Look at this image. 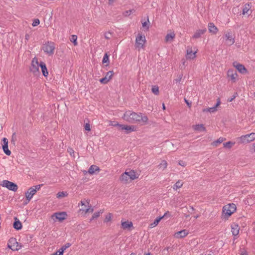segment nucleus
I'll return each mask as SVG.
<instances>
[{
    "mask_svg": "<svg viewBox=\"0 0 255 255\" xmlns=\"http://www.w3.org/2000/svg\"><path fill=\"white\" fill-rule=\"evenodd\" d=\"M253 146L254 147V151H255V143L253 144Z\"/></svg>",
    "mask_w": 255,
    "mask_h": 255,
    "instance_id": "nucleus-62",
    "label": "nucleus"
},
{
    "mask_svg": "<svg viewBox=\"0 0 255 255\" xmlns=\"http://www.w3.org/2000/svg\"><path fill=\"white\" fill-rule=\"evenodd\" d=\"M55 48L54 43L51 42L45 43L42 47L44 52L48 55H52L54 54Z\"/></svg>",
    "mask_w": 255,
    "mask_h": 255,
    "instance_id": "nucleus-10",
    "label": "nucleus"
},
{
    "mask_svg": "<svg viewBox=\"0 0 255 255\" xmlns=\"http://www.w3.org/2000/svg\"><path fill=\"white\" fill-rule=\"evenodd\" d=\"M40 23L39 20L38 19H35L33 20L32 22V26H36L38 25Z\"/></svg>",
    "mask_w": 255,
    "mask_h": 255,
    "instance_id": "nucleus-46",
    "label": "nucleus"
},
{
    "mask_svg": "<svg viewBox=\"0 0 255 255\" xmlns=\"http://www.w3.org/2000/svg\"><path fill=\"white\" fill-rule=\"evenodd\" d=\"M181 79H182V76L180 75L179 78L175 79V81H176V83H179L181 81Z\"/></svg>",
    "mask_w": 255,
    "mask_h": 255,
    "instance_id": "nucleus-51",
    "label": "nucleus"
},
{
    "mask_svg": "<svg viewBox=\"0 0 255 255\" xmlns=\"http://www.w3.org/2000/svg\"><path fill=\"white\" fill-rule=\"evenodd\" d=\"M142 26L144 30H147L149 27V21L148 17H147V21H143L141 20Z\"/></svg>",
    "mask_w": 255,
    "mask_h": 255,
    "instance_id": "nucleus-34",
    "label": "nucleus"
},
{
    "mask_svg": "<svg viewBox=\"0 0 255 255\" xmlns=\"http://www.w3.org/2000/svg\"><path fill=\"white\" fill-rule=\"evenodd\" d=\"M84 129L85 130L89 131L91 130L90 124L88 123L86 124L84 126Z\"/></svg>",
    "mask_w": 255,
    "mask_h": 255,
    "instance_id": "nucleus-47",
    "label": "nucleus"
},
{
    "mask_svg": "<svg viewBox=\"0 0 255 255\" xmlns=\"http://www.w3.org/2000/svg\"><path fill=\"white\" fill-rule=\"evenodd\" d=\"M233 33H227L225 35L226 43L228 45H231L235 42Z\"/></svg>",
    "mask_w": 255,
    "mask_h": 255,
    "instance_id": "nucleus-18",
    "label": "nucleus"
},
{
    "mask_svg": "<svg viewBox=\"0 0 255 255\" xmlns=\"http://www.w3.org/2000/svg\"><path fill=\"white\" fill-rule=\"evenodd\" d=\"M121 125L122 124H120L118 122H115V121H111L109 124L110 126H113L114 127H117L118 128V130L120 129V126H121Z\"/></svg>",
    "mask_w": 255,
    "mask_h": 255,
    "instance_id": "nucleus-41",
    "label": "nucleus"
},
{
    "mask_svg": "<svg viewBox=\"0 0 255 255\" xmlns=\"http://www.w3.org/2000/svg\"><path fill=\"white\" fill-rule=\"evenodd\" d=\"M233 66L242 74H247L248 73V71L245 66L237 61L233 63Z\"/></svg>",
    "mask_w": 255,
    "mask_h": 255,
    "instance_id": "nucleus-15",
    "label": "nucleus"
},
{
    "mask_svg": "<svg viewBox=\"0 0 255 255\" xmlns=\"http://www.w3.org/2000/svg\"><path fill=\"white\" fill-rule=\"evenodd\" d=\"M40 68H41L43 76L45 77H48L49 72L47 70L46 64L44 62L41 61V66Z\"/></svg>",
    "mask_w": 255,
    "mask_h": 255,
    "instance_id": "nucleus-23",
    "label": "nucleus"
},
{
    "mask_svg": "<svg viewBox=\"0 0 255 255\" xmlns=\"http://www.w3.org/2000/svg\"><path fill=\"white\" fill-rule=\"evenodd\" d=\"M251 8V3H246L244 5V7H243V8L242 14L243 15L247 14L248 15H250L251 14V12H252Z\"/></svg>",
    "mask_w": 255,
    "mask_h": 255,
    "instance_id": "nucleus-21",
    "label": "nucleus"
},
{
    "mask_svg": "<svg viewBox=\"0 0 255 255\" xmlns=\"http://www.w3.org/2000/svg\"><path fill=\"white\" fill-rule=\"evenodd\" d=\"M217 111V109L216 107L208 108L203 110V112L204 113L209 112L210 113H214Z\"/></svg>",
    "mask_w": 255,
    "mask_h": 255,
    "instance_id": "nucleus-35",
    "label": "nucleus"
},
{
    "mask_svg": "<svg viewBox=\"0 0 255 255\" xmlns=\"http://www.w3.org/2000/svg\"><path fill=\"white\" fill-rule=\"evenodd\" d=\"M123 119L128 122L139 124L141 126L147 124L148 117L141 113H135L131 111H126L123 117Z\"/></svg>",
    "mask_w": 255,
    "mask_h": 255,
    "instance_id": "nucleus-1",
    "label": "nucleus"
},
{
    "mask_svg": "<svg viewBox=\"0 0 255 255\" xmlns=\"http://www.w3.org/2000/svg\"><path fill=\"white\" fill-rule=\"evenodd\" d=\"M145 36L142 33H138L135 36V47L140 50V49H143L144 47V44L146 42Z\"/></svg>",
    "mask_w": 255,
    "mask_h": 255,
    "instance_id": "nucleus-7",
    "label": "nucleus"
},
{
    "mask_svg": "<svg viewBox=\"0 0 255 255\" xmlns=\"http://www.w3.org/2000/svg\"><path fill=\"white\" fill-rule=\"evenodd\" d=\"M95 216H96V214L95 213H94L92 215V218L90 219V221H92L94 219V218L95 217Z\"/></svg>",
    "mask_w": 255,
    "mask_h": 255,
    "instance_id": "nucleus-54",
    "label": "nucleus"
},
{
    "mask_svg": "<svg viewBox=\"0 0 255 255\" xmlns=\"http://www.w3.org/2000/svg\"><path fill=\"white\" fill-rule=\"evenodd\" d=\"M68 151L69 152L71 155H72V153H74V150L72 148H69L68 149Z\"/></svg>",
    "mask_w": 255,
    "mask_h": 255,
    "instance_id": "nucleus-50",
    "label": "nucleus"
},
{
    "mask_svg": "<svg viewBox=\"0 0 255 255\" xmlns=\"http://www.w3.org/2000/svg\"><path fill=\"white\" fill-rule=\"evenodd\" d=\"M198 52V48L195 46H188L187 47L185 51V57L187 60H193L197 56V54Z\"/></svg>",
    "mask_w": 255,
    "mask_h": 255,
    "instance_id": "nucleus-6",
    "label": "nucleus"
},
{
    "mask_svg": "<svg viewBox=\"0 0 255 255\" xmlns=\"http://www.w3.org/2000/svg\"><path fill=\"white\" fill-rule=\"evenodd\" d=\"M133 227L132 222L130 221H125L122 220L121 221V228L123 230H130Z\"/></svg>",
    "mask_w": 255,
    "mask_h": 255,
    "instance_id": "nucleus-19",
    "label": "nucleus"
},
{
    "mask_svg": "<svg viewBox=\"0 0 255 255\" xmlns=\"http://www.w3.org/2000/svg\"><path fill=\"white\" fill-rule=\"evenodd\" d=\"M232 233L234 236H237L239 233L240 227L236 224H233L231 226Z\"/></svg>",
    "mask_w": 255,
    "mask_h": 255,
    "instance_id": "nucleus-24",
    "label": "nucleus"
},
{
    "mask_svg": "<svg viewBox=\"0 0 255 255\" xmlns=\"http://www.w3.org/2000/svg\"><path fill=\"white\" fill-rule=\"evenodd\" d=\"M135 10L134 9H129L128 10H127L123 13V14L125 16H128L130 15L132 13L134 12Z\"/></svg>",
    "mask_w": 255,
    "mask_h": 255,
    "instance_id": "nucleus-43",
    "label": "nucleus"
},
{
    "mask_svg": "<svg viewBox=\"0 0 255 255\" xmlns=\"http://www.w3.org/2000/svg\"><path fill=\"white\" fill-rule=\"evenodd\" d=\"M41 66V61L39 62L38 58L34 57L32 58L30 67V71L34 75H37L39 74V67Z\"/></svg>",
    "mask_w": 255,
    "mask_h": 255,
    "instance_id": "nucleus-8",
    "label": "nucleus"
},
{
    "mask_svg": "<svg viewBox=\"0 0 255 255\" xmlns=\"http://www.w3.org/2000/svg\"><path fill=\"white\" fill-rule=\"evenodd\" d=\"M175 33H169L167 34L165 37V41L167 42H171L173 41V39L175 37Z\"/></svg>",
    "mask_w": 255,
    "mask_h": 255,
    "instance_id": "nucleus-29",
    "label": "nucleus"
},
{
    "mask_svg": "<svg viewBox=\"0 0 255 255\" xmlns=\"http://www.w3.org/2000/svg\"><path fill=\"white\" fill-rule=\"evenodd\" d=\"M140 175L139 173L133 169H127L119 177L120 181L124 184H128L132 181L138 178Z\"/></svg>",
    "mask_w": 255,
    "mask_h": 255,
    "instance_id": "nucleus-2",
    "label": "nucleus"
},
{
    "mask_svg": "<svg viewBox=\"0 0 255 255\" xmlns=\"http://www.w3.org/2000/svg\"><path fill=\"white\" fill-rule=\"evenodd\" d=\"M71 246V244L67 243L62 246L58 251L59 253H60L62 255H63V253L64 251L68 248H69Z\"/></svg>",
    "mask_w": 255,
    "mask_h": 255,
    "instance_id": "nucleus-31",
    "label": "nucleus"
},
{
    "mask_svg": "<svg viewBox=\"0 0 255 255\" xmlns=\"http://www.w3.org/2000/svg\"><path fill=\"white\" fill-rule=\"evenodd\" d=\"M185 102L186 103V104H187V105L189 107H191V103H189L187 100H186V99H185Z\"/></svg>",
    "mask_w": 255,
    "mask_h": 255,
    "instance_id": "nucleus-55",
    "label": "nucleus"
},
{
    "mask_svg": "<svg viewBox=\"0 0 255 255\" xmlns=\"http://www.w3.org/2000/svg\"><path fill=\"white\" fill-rule=\"evenodd\" d=\"M68 196V193L66 192H59L56 194V197L57 198H62Z\"/></svg>",
    "mask_w": 255,
    "mask_h": 255,
    "instance_id": "nucleus-37",
    "label": "nucleus"
},
{
    "mask_svg": "<svg viewBox=\"0 0 255 255\" xmlns=\"http://www.w3.org/2000/svg\"><path fill=\"white\" fill-rule=\"evenodd\" d=\"M220 104H221L220 100V99H218L217 103L216 105H215V107H216V109H217V108L220 105Z\"/></svg>",
    "mask_w": 255,
    "mask_h": 255,
    "instance_id": "nucleus-49",
    "label": "nucleus"
},
{
    "mask_svg": "<svg viewBox=\"0 0 255 255\" xmlns=\"http://www.w3.org/2000/svg\"><path fill=\"white\" fill-rule=\"evenodd\" d=\"M236 205L234 203H229L223 206L222 213V218L228 220L231 215L236 212Z\"/></svg>",
    "mask_w": 255,
    "mask_h": 255,
    "instance_id": "nucleus-4",
    "label": "nucleus"
},
{
    "mask_svg": "<svg viewBox=\"0 0 255 255\" xmlns=\"http://www.w3.org/2000/svg\"><path fill=\"white\" fill-rule=\"evenodd\" d=\"M183 182L181 180H178L173 185V189L174 190L177 191L178 189L181 188L183 185Z\"/></svg>",
    "mask_w": 255,
    "mask_h": 255,
    "instance_id": "nucleus-27",
    "label": "nucleus"
},
{
    "mask_svg": "<svg viewBox=\"0 0 255 255\" xmlns=\"http://www.w3.org/2000/svg\"><path fill=\"white\" fill-rule=\"evenodd\" d=\"M77 36L76 35H72L70 37V40L71 41V42L73 43V44L75 46H76L78 44L77 42Z\"/></svg>",
    "mask_w": 255,
    "mask_h": 255,
    "instance_id": "nucleus-40",
    "label": "nucleus"
},
{
    "mask_svg": "<svg viewBox=\"0 0 255 255\" xmlns=\"http://www.w3.org/2000/svg\"><path fill=\"white\" fill-rule=\"evenodd\" d=\"M193 128L195 130L199 131H205L206 129L204 125L203 124H198L193 126Z\"/></svg>",
    "mask_w": 255,
    "mask_h": 255,
    "instance_id": "nucleus-26",
    "label": "nucleus"
},
{
    "mask_svg": "<svg viewBox=\"0 0 255 255\" xmlns=\"http://www.w3.org/2000/svg\"><path fill=\"white\" fill-rule=\"evenodd\" d=\"M13 227L14 229L18 230L22 228L21 223L19 220H17V219H15V221L14 222Z\"/></svg>",
    "mask_w": 255,
    "mask_h": 255,
    "instance_id": "nucleus-33",
    "label": "nucleus"
},
{
    "mask_svg": "<svg viewBox=\"0 0 255 255\" xmlns=\"http://www.w3.org/2000/svg\"><path fill=\"white\" fill-rule=\"evenodd\" d=\"M208 30L209 32H216L218 31L217 27L213 23L210 22L208 24Z\"/></svg>",
    "mask_w": 255,
    "mask_h": 255,
    "instance_id": "nucleus-32",
    "label": "nucleus"
},
{
    "mask_svg": "<svg viewBox=\"0 0 255 255\" xmlns=\"http://www.w3.org/2000/svg\"><path fill=\"white\" fill-rule=\"evenodd\" d=\"M236 97V96H234L232 98H231V99L229 100L228 101L230 102H232Z\"/></svg>",
    "mask_w": 255,
    "mask_h": 255,
    "instance_id": "nucleus-56",
    "label": "nucleus"
},
{
    "mask_svg": "<svg viewBox=\"0 0 255 255\" xmlns=\"http://www.w3.org/2000/svg\"><path fill=\"white\" fill-rule=\"evenodd\" d=\"M110 63V59H109V56L107 54V53H106L102 60V64L104 65V66H109Z\"/></svg>",
    "mask_w": 255,
    "mask_h": 255,
    "instance_id": "nucleus-28",
    "label": "nucleus"
},
{
    "mask_svg": "<svg viewBox=\"0 0 255 255\" xmlns=\"http://www.w3.org/2000/svg\"><path fill=\"white\" fill-rule=\"evenodd\" d=\"M225 140H226L225 138L223 137H220L217 140L213 141L211 143V145L215 147H217L219 145V144H220L221 143H222Z\"/></svg>",
    "mask_w": 255,
    "mask_h": 255,
    "instance_id": "nucleus-25",
    "label": "nucleus"
},
{
    "mask_svg": "<svg viewBox=\"0 0 255 255\" xmlns=\"http://www.w3.org/2000/svg\"><path fill=\"white\" fill-rule=\"evenodd\" d=\"M42 186V184L37 185L35 186H33L27 189V190L25 193L26 204L29 202V201L33 198V196L36 194L37 191L40 189Z\"/></svg>",
    "mask_w": 255,
    "mask_h": 255,
    "instance_id": "nucleus-5",
    "label": "nucleus"
},
{
    "mask_svg": "<svg viewBox=\"0 0 255 255\" xmlns=\"http://www.w3.org/2000/svg\"><path fill=\"white\" fill-rule=\"evenodd\" d=\"M200 33H196L195 34H194V35L193 36V37L194 38H198L200 36Z\"/></svg>",
    "mask_w": 255,
    "mask_h": 255,
    "instance_id": "nucleus-52",
    "label": "nucleus"
},
{
    "mask_svg": "<svg viewBox=\"0 0 255 255\" xmlns=\"http://www.w3.org/2000/svg\"><path fill=\"white\" fill-rule=\"evenodd\" d=\"M2 149L4 153L7 155H10L11 153L10 150L8 149V146H2Z\"/></svg>",
    "mask_w": 255,
    "mask_h": 255,
    "instance_id": "nucleus-42",
    "label": "nucleus"
},
{
    "mask_svg": "<svg viewBox=\"0 0 255 255\" xmlns=\"http://www.w3.org/2000/svg\"><path fill=\"white\" fill-rule=\"evenodd\" d=\"M167 165L168 164L167 161L165 160H163L159 164L158 167L159 169H161V170H164L167 168Z\"/></svg>",
    "mask_w": 255,
    "mask_h": 255,
    "instance_id": "nucleus-30",
    "label": "nucleus"
},
{
    "mask_svg": "<svg viewBox=\"0 0 255 255\" xmlns=\"http://www.w3.org/2000/svg\"><path fill=\"white\" fill-rule=\"evenodd\" d=\"M113 75L114 72L113 71H109L106 73V75H105V77L100 80V82L102 84H107L112 79Z\"/></svg>",
    "mask_w": 255,
    "mask_h": 255,
    "instance_id": "nucleus-17",
    "label": "nucleus"
},
{
    "mask_svg": "<svg viewBox=\"0 0 255 255\" xmlns=\"http://www.w3.org/2000/svg\"><path fill=\"white\" fill-rule=\"evenodd\" d=\"M152 92L155 95H158L159 94V87L157 85H154L152 87Z\"/></svg>",
    "mask_w": 255,
    "mask_h": 255,
    "instance_id": "nucleus-38",
    "label": "nucleus"
},
{
    "mask_svg": "<svg viewBox=\"0 0 255 255\" xmlns=\"http://www.w3.org/2000/svg\"><path fill=\"white\" fill-rule=\"evenodd\" d=\"M68 217V215L66 212H58L53 214L51 216V219L54 222L58 221L62 222Z\"/></svg>",
    "mask_w": 255,
    "mask_h": 255,
    "instance_id": "nucleus-9",
    "label": "nucleus"
},
{
    "mask_svg": "<svg viewBox=\"0 0 255 255\" xmlns=\"http://www.w3.org/2000/svg\"><path fill=\"white\" fill-rule=\"evenodd\" d=\"M0 185L4 187L7 188L8 190L15 192L18 189L17 185L10 181L6 180H3Z\"/></svg>",
    "mask_w": 255,
    "mask_h": 255,
    "instance_id": "nucleus-12",
    "label": "nucleus"
},
{
    "mask_svg": "<svg viewBox=\"0 0 255 255\" xmlns=\"http://www.w3.org/2000/svg\"><path fill=\"white\" fill-rule=\"evenodd\" d=\"M119 130L125 131L126 133L128 134L131 132L136 131L137 130V128L133 125L122 124L121 126H120Z\"/></svg>",
    "mask_w": 255,
    "mask_h": 255,
    "instance_id": "nucleus-13",
    "label": "nucleus"
},
{
    "mask_svg": "<svg viewBox=\"0 0 255 255\" xmlns=\"http://www.w3.org/2000/svg\"><path fill=\"white\" fill-rule=\"evenodd\" d=\"M83 173L85 175H86L87 173H88V171H87L86 170H83Z\"/></svg>",
    "mask_w": 255,
    "mask_h": 255,
    "instance_id": "nucleus-59",
    "label": "nucleus"
},
{
    "mask_svg": "<svg viewBox=\"0 0 255 255\" xmlns=\"http://www.w3.org/2000/svg\"><path fill=\"white\" fill-rule=\"evenodd\" d=\"M189 234V232L186 230L178 231L174 234V237L176 239L183 238Z\"/></svg>",
    "mask_w": 255,
    "mask_h": 255,
    "instance_id": "nucleus-20",
    "label": "nucleus"
},
{
    "mask_svg": "<svg viewBox=\"0 0 255 255\" xmlns=\"http://www.w3.org/2000/svg\"><path fill=\"white\" fill-rule=\"evenodd\" d=\"M235 144V142L232 141H228L223 143V146L225 148L230 149Z\"/></svg>",
    "mask_w": 255,
    "mask_h": 255,
    "instance_id": "nucleus-39",
    "label": "nucleus"
},
{
    "mask_svg": "<svg viewBox=\"0 0 255 255\" xmlns=\"http://www.w3.org/2000/svg\"><path fill=\"white\" fill-rule=\"evenodd\" d=\"M104 212V210H100L98 213H97V217L99 216L101 214H102Z\"/></svg>",
    "mask_w": 255,
    "mask_h": 255,
    "instance_id": "nucleus-53",
    "label": "nucleus"
},
{
    "mask_svg": "<svg viewBox=\"0 0 255 255\" xmlns=\"http://www.w3.org/2000/svg\"><path fill=\"white\" fill-rule=\"evenodd\" d=\"M167 213L168 212H166L163 216L157 218L153 223L149 224V227L151 229L157 226L159 222L167 215Z\"/></svg>",
    "mask_w": 255,
    "mask_h": 255,
    "instance_id": "nucleus-22",
    "label": "nucleus"
},
{
    "mask_svg": "<svg viewBox=\"0 0 255 255\" xmlns=\"http://www.w3.org/2000/svg\"><path fill=\"white\" fill-rule=\"evenodd\" d=\"M144 255H150V254L148 253V254H145Z\"/></svg>",
    "mask_w": 255,
    "mask_h": 255,
    "instance_id": "nucleus-64",
    "label": "nucleus"
},
{
    "mask_svg": "<svg viewBox=\"0 0 255 255\" xmlns=\"http://www.w3.org/2000/svg\"><path fill=\"white\" fill-rule=\"evenodd\" d=\"M240 142L242 143H247L255 140V132L243 135L239 137Z\"/></svg>",
    "mask_w": 255,
    "mask_h": 255,
    "instance_id": "nucleus-11",
    "label": "nucleus"
},
{
    "mask_svg": "<svg viewBox=\"0 0 255 255\" xmlns=\"http://www.w3.org/2000/svg\"><path fill=\"white\" fill-rule=\"evenodd\" d=\"M162 109H163V110H165V106L164 104H162Z\"/></svg>",
    "mask_w": 255,
    "mask_h": 255,
    "instance_id": "nucleus-61",
    "label": "nucleus"
},
{
    "mask_svg": "<svg viewBox=\"0 0 255 255\" xmlns=\"http://www.w3.org/2000/svg\"><path fill=\"white\" fill-rule=\"evenodd\" d=\"M112 217H113L112 214H111L110 213L107 214L105 216V218L104 222L105 223H108V222H111L112 221Z\"/></svg>",
    "mask_w": 255,
    "mask_h": 255,
    "instance_id": "nucleus-36",
    "label": "nucleus"
},
{
    "mask_svg": "<svg viewBox=\"0 0 255 255\" xmlns=\"http://www.w3.org/2000/svg\"><path fill=\"white\" fill-rule=\"evenodd\" d=\"M178 164L180 165H181L182 166H183V167L185 166L186 165V163L184 161H181V160H180L179 161Z\"/></svg>",
    "mask_w": 255,
    "mask_h": 255,
    "instance_id": "nucleus-48",
    "label": "nucleus"
},
{
    "mask_svg": "<svg viewBox=\"0 0 255 255\" xmlns=\"http://www.w3.org/2000/svg\"><path fill=\"white\" fill-rule=\"evenodd\" d=\"M115 1V0H109V2L110 4H112Z\"/></svg>",
    "mask_w": 255,
    "mask_h": 255,
    "instance_id": "nucleus-57",
    "label": "nucleus"
},
{
    "mask_svg": "<svg viewBox=\"0 0 255 255\" xmlns=\"http://www.w3.org/2000/svg\"><path fill=\"white\" fill-rule=\"evenodd\" d=\"M7 246L12 251H17L20 248V247L18 246L16 240L14 238H11L8 240Z\"/></svg>",
    "mask_w": 255,
    "mask_h": 255,
    "instance_id": "nucleus-16",
    "label": "nucleus"
},
{
    "mask_svg": "<svg viewBox=\"0 0 255 255\" xmlns=\"http://www.w3.org/2000/svg\"><path fill=\"white\" fill-rule=\"evenodd\" d=\"M130 255H136L135 253H132Z\"/></svg>",
    "mask_w": 255,
    "mask_h": 255,
    "instance_id": "nucleus-63",
    "label": "nucleus"
},
{
    "mask_svg": "<svg viewBox=\"0 0 255 255\" xmlns=\"http://www.w3.org/2000/svg\"><path fill=\"white\" fill-rule=\"evenodd\" d=\"M2 146H8V141L6 137H3L2 139Z\"/></svg>",
    "mask_w": 255,
    "mask_h": 255,
    "instance_id": "nucleus-45",
    "label": "nucleus"
},
{
    "mask_svg": "<svg viewBox=\"0 0 255 255\" xmlns=\"http://www.w3.org/2000/svg\"><path fill=\"white\" fill-rule=\"evenodd\" d=\"M199 32H206V29H202V30H200Z\"/></svg>",
    "mask_w": 255,
    "mask_h": 255,
    "instance_id": "nucleus-60",
    "label": "nucleus"
},
{
    "mask_svg": "<svg viewBox=\"0 0 255 255\" xmlns=\"http://www.w3.org/2000/svg\"><path fill=\"white\" fill-rule=\"evenodd\" d=\"M95 171V166L94 165H92L90 167L89 170H88V173L90 174H93L94 173Z\"/></svg>",
    "mask_w": 255,
    "mask_h": 255,
    "instance_id": "nucleus-44",
    "label": "nucleus"
},
{
    "mask_svg": "<svg viewBox=\"0 0 255 255\" xmlns=\"http://www.w3.org/2000/svg\"><path fill=\"white\" fill-rule=\"evenodd\" d=\"M227 77L232 83H236L238 80V73L232 69H230L227 71Z\"/></svg>",
    "mask_w": 255,
    "mask_h": 255,
    "instance_id": "nucleus-14",
    "label": "nucleus"
},
{
    "mask_svg": "<svg viewBox=\"0 0 255 255\" xmlns=\"http://www.w3.org/2000/svg\"><path fill=\"white\" fill-rule=\"evenodd\" d=\"M240 255H248V254L246 252H245L241 253Z\"/></svg>",
    "mask_w": 255,
    "mask_h": 255,
    "instance_id": "nucleus-58",
    "label": "nucleus"
},
{
    "mask_svg": "<svg viewBox=\"0 0 255 255\" xmlns=\"http://www.w3.org/2000/svg\"><path fill=\"white\" fill-rule=\"evenodd\" d=\"M79 208L78 212L81 217L87 218L88 216L93 213L94 209L90 203V200L84 199L78 203Z\"/></svg>",
    "mask_w": 255,
    "mask_h": 255,
    "instance_id": "nucleus-3",
    "label": "nucleus"
}]
</instances>
